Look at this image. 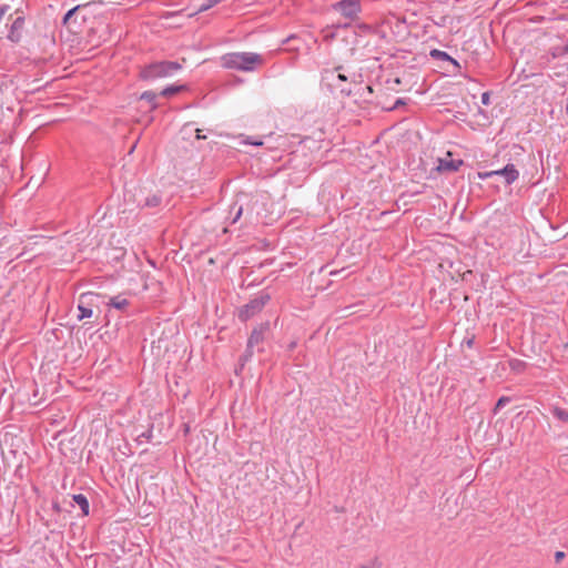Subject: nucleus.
<instances>
[{"mask_svg":"<svg viewBox=\"0 0 568 568\" xmlns=\"http://www.w3.org/2000/svg\"><path fill=\"white\" fill-rule=\"evenodd\" d=\"M265 62L263 55L255 52H232L222 57L223 67L251 72Z\"/></svg>","mask_w":568,"mask_h":568,"instance_id":"nucleus-1","label":"nucleus"},{"mask_svg":"<svg viewBox=\"0 0 568 568\" xmlns=\"http://www.w3.org/2000/svg\"><path fill=\"white\" fill-rule=\"evenodd\" d=\"M181 69L179 63L175 62H158L145 67L140 77L146 81H153L161 78H166L174 74Z\"/></svg>","mask_w":568,"mask_h":568,"instance_id":"nucleus-2","label":"nucleus"},{"mask_svg":"<svg viewBox=\"0 0 568 568\" xmlns=\"http://www.w3.org/2000/svg\"><path fill=\"white\" fill-rule=\"evenodd\" d=\"M268 300L267 295L260 296L257 298L252 300L250 303L244 305L239 313V316L242 321H247L250 317L258 313Z\"/></svg>","mask_w":568,"mask_h":568,"instance_id":"nucleus-3","label":"nucleus"},{"mask_svg":"<svg viewBox=\"0 0 568 568\" xmlns=\"http://www.w3.org/2000/svg\"><path fill=\"white\" fill-rule=\"evenodd\" d=\"M334 9L339 11L344 17L354 19L359 12L358 0H343L334 4Z\"/></svg>","mask_w":568,"mask_h":568,"instance_id":"nucleus-4","label":"nucleus"},{"mask_svg":"<svg viewBox=\"0 0 568 568\" xmlns=\"http://www.w3.org/2000/svg\"><path fill=\"white\" fill-rule=\"evenodd\" d=\"M78 10L79 7L69 10L63 19V24L72 33H80L83 24V19L81 21L78 20Z\"/></svg>","mask_w":568,"mask_h":568,"instance_id":"nucleus-5","label":"nucleus"},{"mask_svg":"<svg viewBox=\"0 0 568 568\" xmlns=\"http://www.w3.org/2000/svg\"><path fill=\"white\" fill-rule=\"evenodd\" d=\"M463 164L462 160H453L452 153L447 152L445 158L438 159L436 170L438 172H455Z\"/></svg>","mask_w":568,"mask_h":568,"instance_id":"nucleus-6","label":"nucleus"},{"mask_svg":"<svg viewBox=\"0 0 568 568\" xmlns=\"http://www.w3.org/2000/svg\"><path fill=\"white\" fill-rule=\"evenodd\" d=\"M24 28V18L22 16H18L11 24L8 38L13 41H20L22 37V31Z\"/></svg>","mask_w":568,"mask_h":568,"instance_id":"nucleus-7","label":"nucleus"},{"mask_svg":"<svg viewBox=\"0 0 568 568\" xmlns=\"http://www.w3.org/2000/svg\"><path fill=\"white\" fill-rule=\"evenodd\" d=\"M91 294H82L79 301V320L90 318L93 315V311L91 308V304L88 301L91 298Z\"/></svg>","mask_w":568,"mask_h":568,"instance_id":"nucleus-8","label":"nucleus"},{"mask_svg":"<svg viewBox=\"0 0 568 568\" xmlns=\"http://www.w3.org/2000/svg\"><path fill=\"white\" fill-rule=\"evenodd\" d=\"M498 175L505 178L507 184L514 183L519 176V172L514 164H507L504 169L498 170Z\"/></svg>","mask_w":568,"mask_h":568,"instance_id":"nucleus-9","label":"nucleus"},{"mask_svg":"<svg viewBox=\"0 0 568 568\" xmlns=\"http://www.w3.org/2000/svg\"><path fill=\"white\" fill-rule=\"evenodd\" d=\"M266 329V325H262L260 328L254 329L248 338V347H252L253 345L261 343L263 341L264 333Z\"/></svg>","mask_w":568,"mask_h":568,"instance_id":"nucleus-10","label":"nucleus"},{"mask_svg":"<svg viewBox=\"0 0 568 568\" xmlns=\"http://www.w3.org/2000/svg\"><path fill=\"white\" fill-rule=\"evenodd\" d=\"M73 500L81 507L84 515L89 514V501L83 495H74Z\"/></svg>","mask_w":568,"mask_h":568,"instance_id":"nucleus-11","label":"nucleus"},{"mask_svg":"<svg viewBox=\"0 0 568 568\" xmlns=\"http://www.w3.org/2000/svg\"><path fill=\"white\" fill-rule=\"evenodd\" d=\"M552 414L559 420L568 422V410H566V409H564L561 407H558V406H554L552 407Z\"/></svg>","mask_w":568,"mask_h":568,"instance_id":"nucleus-12","label":"nucleus"},{"mask_svg":"<svg viewBox=\"0 0 568 568\" xmlns=\"http://www.w3.org/2000/svg\"><path fill=\"white\" fill-rule=\"evenodd\" d=\"M182 90H184L183 85L168 87L163 91H161V95H163V97H171L173 94H176V93L181 92Z\"/></svg>","mask_w":568,"mask_h":568,"instance_id":"nucleus-13","label":"nucleus"},{"mask_svg":"<svg viewBox=\"0 0 568 568\" xmlns=\"http://www.w3.org/2000/svg\"><path fill=\"white\" fill-rule=\"evenodd\" d=\"M155 93L151 91H146L141 94V100H146L151 104V110H154L156 108V104L154 103L155 100Z\"/></svg>","mask_w":568,"mask_h":568,"instance_id":"nucleus-14","label":"nucleus"},{"mask_svg":"<svg viewBox=\"0 0 568 568\" xmlns=\"http://www.w3.org/2000/svg\"><path fill=\"white\" fill-rule=\"evenodd\" d=\"M220 1L221 0H207L197 9V12H204V11L211 9L212 7L216 6L217 3H220Z\"/></svg>","mask_w":568,"mask_h":568,"instance_id":"nucleus-15","label":"nucleus"},{"mask_svg":"<svg viewBox=\"0 0 568 568\" xmlns=\"http://www.w3.org/2000/svg\"><path fill=\"white\" fill-rule=\"evenodd\" d=\"M400 79L398 77H395L393 79L387 80V89L389 90H397V87L400 84Z\"/></svg>","mask_w":568,"mask_h":568,"instance_id":"nucleus-16","label":"nucleus"},{"mask_svg":"<svg viewBox=\"0 0 568 568\" xmlns=\"http://www.w3.org/2000/svg\"><path fill=\"white\" fill-rule=\"evenodd\" d=\"M510 402V398L509 397H506V396H503L500 397L497 403H496V406L494 408V412L496 413L498 409H500L501 407H504L506 404H508Z\"/></svg>","mask_w":568,"mask_h":568,"instance_id":"nucleus-17","label":"nucleus"},{"mask_svg":"<svg viewBox=\"0 0 568 568\" xmlns=\"http://www.w3.org/2000/svg\"><path fill=\"white\" fill-rule=\"evenodd\" d=\"M498 174H499L498 170L489 171V172H479L478 178L481 180H485V179H488V178H491V176L498 175Z\"/></svg>","mask_w":568,"mask_h":568,"instance_id":"nucleus-18","label":"nucleus"},{"mask_svg":"<svg viewBox=\"0 0 568 568\" xmlns=\"http://www.w3.org/2000/svg\"><path fill=\"white\" fill-rule=\"evenodd\" d=\"M481 102H483V104H485V105L489 104V102H490V95H489V92H484V93L481 94Z\"/></svg>","mask_w":568,"mask_h":568,"instance_id":"nucleus-19","label":"nucleus"},{"mask_svg":"<svg viewBox=\"0 0 568 568\" xmlns=\"http://www.w3.org/2000/svg\"><path fill=\"white\" fill-rule=\"evenodd\" d=\"M112 304H113L115 307L120 308V307H123L124 305H126V301H125V300H123L122 302H114V301H113V302H112Z\"/></svg>","mask_w":568,"mask_h":568,"instance_id":"nucleus-20","label":"nucleus"},{"mask_svg":"<svg viewBox=\"0 0 568 568\" xmlns=\"http://www.w3.org/2000/svg\"><path fill=\"white\" fill-rule=\"evenodd\" d=\"M338 79H339V80H342V81H345L347 78H346V75H345V74L339 73V74H338Z\"/></svg>","mask_w":568,"mask_h":568,"instance_id":"nucleus-21","label":"nucleus"},{"mask_svg":"<svg viewBox=\"0 0 568 568\" xmlns=\"http://www.w3.org/2000/svg\"><path fill=\"white\" fill-rule=\"evenodd\" d=\"M562 557H564V552L558 551V552L556 554V558H557V559H560V558H562Z\"/></svg>","mask_w":568,"mask_h":568,"instance_id":"nucleus-22","label":"nucleus"},{"mask_svg":"<svg viewBox=\"0 0 568 568\" xmlns=\"http://www.w3.org/2000/svg\"><path fill=\"white\" fill-rule=\"evenodd\" d=\"M197 134H196V138L197 139H204L205 136H202V134H200V130H196Z\"/></svg>","mask_w":568,"mask_h":568,"instance_id":"nucleus-23","label":"nucleus"},{"mask_svg":"<svg viewBox=\"0 0 568 568\" xmlns=\"http://www.w3.org/2000/svg\"><path fill=\"white\" fill-rule=\"evenodd\" d=\"M252 143L255 144V145H261L262 144V142H252Z\"/></svg>","mask_w":568,"mask_h":568,"instance_id":"nucleus-24","label":"nucleus"},{"mask_svg":"<svg viewBox=\"0 0 568 568\" xmlns=\"http://www.w3.org/2000/svg\"><path fill=\"white\" fill-rule=\"evenodd\" d=\"M565 51H567V52H568V44L566 45Z\"/></svg>","mask_w":568,"mask_h":568,"instance_id":"nucleus-25","label":"nucleus"}]
</instances>
